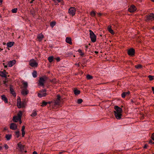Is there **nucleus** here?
Segmentation results:
<instances>
[{
  "instance_id": "f257e3e1",
  "label": "nucleus",
  "mask_w": 154,
  "mask_h": 154,
  "mask_svg": "<svg viewBox=\"0 0 154 154\" xmlns=\"http://www.w3.org/2000/svg\"><path fill=\"white\" fill-rule=\"evenodd\" d=\"M114 109L115 110L114 111V112L116 118L118 119H121L122 112V109L117 106H114Z\"/></svg>"
},
{
  "instance_id": "f03ea898",
  "label": "nucleus",
  "mask_w": 154,
  "mask_h": 154,
  "mask_svg": "<svg viewBox=\"0 0 154 154\" xmlns=\"http://www.w3.org/2000/svg\"><path fill=\"white\" fill-rule=\"evenodd\" d=\"M22 115V112L21 111H20L17 114V116H14L13 117V121L15 122H17L19 120L21 119Z\"/></svg>"
},
{
  "instance_id": "7ed1b4c3",
  "label": "nucleus",
  "mask_w": 154,
  "mask_h": 154,
  "mask_svg": "<svg viewBox=\"0 0 154 154\" xmlns=\"http://www.w3.org/2000/svg\"><path fill=\"white\" fill-rule=\"evenodd\" d=\"M90 37L91 41L94 42L96 40V36L94 33L91 30H89Z\"/></svg>"
},
{
  "instance_id": "20e7f679",
  "label": "nucleus",
  "mask_w": 154,
  "mask_h": 154,
  "mask_svg": "<svg viewBox=\"0 0 154 154\" xmlns=\"http://www.w3.org/2000/svg\"><path fill=\"white\" fill-rule=\"evenodd\" d=\"M46 90L45 89H42L38 93V96L39 97H43L45 96L46 95V93L45 92Z\"/></svg>"
},
{
  "instance_id": "39448f33",
  "label": "nucleus",
  "mask_w": 154,
  "mask_h": 154,
  "mask_svg": "<svg viewBox=\"0 0 154 154\" xmlns=\"http://www.w3.org/2000/svg\"><path fill=\"white\" fill-rule=\"evenodd\" d=\"M30 65L33 67H36L38 66V63L36 62L34 59H32L29 62Z\"/></svg>"
},
{
  "instance_id": "423d86ee",
  "label": "nucleus",
  "mask_w": 154,
  "mask_h": 154,
  "mask_svg": "<svg viewBox=\"0 0 154 154\" xmlns=\"http://www.w3.org/2000/svg\"><path fill=\"white\" fill-rule=\"evenodd\" d=\"M146 21H149L151 20L152 21L154 20V14L152 13L150 14L149 15L146 16Z\"/></svg>"
},
{
  "instance_id": "0eeeda50",
  "label": "nucleus",
  "mask_w": 154,
  "mask_h": 154,
  "mask_svg": "<svg viewBox=\"0 0 154 154\" xmlns=\"http://www.w3.org/2000/svg\"><path fill=\"white\" fill-rule=\"evenodd\" d=\"M75 8H70L69 10V13L71 15L73 16L75 14Z\"/></svg>"
},
{
  "instance_id": "6e6552de",
  "label": "nucleus",
  "mask_w": 154,
  "mask_h": 154,
  "mask_svg": "<svg viewBox=\"0 0 154 154\" xmlns=\"http://www.w3.org/2000/svg\"><path fill=\"white\" fill-rule=\"evenodd\" d=\"M60 95L58 94L57 96L56 100H55L54 102V105H58L60 103Z\"/></svg>"
},
{
  "instance_id": "1a4fd4ad",
  "label": "nucleus",
  "mask_w": 154,
  "mask_h": 154,
  "mask_svg": "<svg viewBox=\"0 0 154 154\" xmlns=\"http://www.w3.org/2000/svg\"><path fill=\"white\" fill-rule=\"evenodd\" d=\"M135 50L133 48L129 49L128 51V54L130 56H133L134 55Z\"/></svg>"
},
{
  "instance_id": "9d476101",
  "label": "nucleus",
  "mask_w": 154,
  "mask_h": 154,
  "mask_svg": "<svg viewBox=\"0 0 154 154\" xmlns=\"http://www.w3.org/2000/svg\"><path fill=\"white\" fill-rule=\"evenodd\" d=\"M17 126L16 124L14 123H11L10 126V128L12 130H14L17 129Z\"/></svg>"
},
{
  "instance_id": "9b49d317",
  "label": "nucleus",
  "mask_w": 154,
  "mask_h": 154,
  "mask_svg": "<svg viewBox=\"0 0 154 154\" xmlns=\"http://www.w3.org/2000/svg\"><path fill=\"white\" fill-rule=\"evenodd\" d=\"M136 8L135 6L133 5H131L128 9V11L130 12H133L136 10Z\"/></svg>"
},
{
  "instance_id": "f8f14e48",
  "label": "nucleus",
  "mask_w": 154,
  "mask_h": 154,
  "mask_svg": "<svg viewBox=\"0 0 154 154\" xmlns=\"http://www.w3.org/2000/svg\"><path fill=\"white\" fill-rule=\"evenodd\" d=\"M29 93V91L27 89L23 88L21 91V93L22 95L25 96L27 95Z\"/></svg>"
},
{
  "instance_id": "ddd939ff",
  "label": "nucleus",
  "mask_w": 154,
  "mask_h": 154,
  "mask_svg": "<svg viewBox=\"0 0 154 154\" xmlns=\"http://www.w3.org/2000/svg\"><path fill=\"white\" fill-rule=\"evenodd\" d=\"M45 81V79L43 78H40L39 81V85L42 86H43Z\"/></svg>"
},
{
  "instance_id": "4468645a",
  "label": "nucleus",
  "mask_w": 154,
  "mask_h": 154,
  "mask_svg": "<svg viewBox=\"0 0 154 154\" xmlns=\"http://www.w3.org/2000/svg\"><path fill=\"white\" fill-rule=\"evenodd\" d=\"M10 90L11 93L14 96L16 97V93L13 88V86L12 85H10Z\"/></svg>"
},
{
  "instance_id": "2eb2a0df",
  "label": "nucleus",
  "mask_w": 154,
  "mask_h": 154,
  "mask_svg": "<svg viewBox=\"0 0 154 154\" xmlns=\"http://www.w3.org/2000/svg\"><path fill=\"white\" fill-rule=\"evenodd\" d=\"M18 146L20 149V150L21 151H22L24 150L25 146L21 144V142H20L17 144Z\"/></svg>"
},
{
  "instance_id": "dca6fc26",
  "label": "nucleus",
  "mask_w": 154,
  "mask_h": 154,
  "mask_svg": "<svg viewBox=\"0 0 154 154\" xmlns=\"http://www.w3.org/2000/svg\"><path fill=\"white\" fill-rule=\"evenodd\" d=\"M16 63V61L15 60H13L12 61L9 62L8 65V66L9 67H11L14 65Z\"/></svg>"
},
{
  "instance_id": "f3484780",
  "label": "nucleus",
  "mask_w": 154,
  "mask_h": 154,
  "mask_svg": "<svg viewBox=\"0 0 154 154\" xmlns=\"http://www.w3.org/2000/svg\"><path fill=\"white\" fill-rule=\"evenodd\" d=\"M44 37V35L42 33L40 34L37 36V38L38 39V40L40 42L42 40Z\"/></svg>"
},
{
  "instance_id": "a211bd4d",
  "label": "nucleus",
  "mask_w": 154,
  "mask_h": 154,
  "mask_svg": "<svg viewBox=\"0 0 154 154\" xmlns=\"http://www.w3.org/2000/svg\"><path fill=\"white\" fill-rule=\"evenodd\" d=\"M17 105L18 107L19 108H21L22 107V103L20 101V98L19 99H17Z\"/></svg>"
},
{
  "instance_id": "6ab92c4d",
  "label": "nucleus",
  "mask_w": 154,
  "mask_h": 154,
  "mask_svg": "<svg viewBox=\"0 0 154 154\" xmlns=\"http://www.w3.org/2000/svg\"><path fill=\"white\" fill-rule=\"evenodd\" d=\"M107 29L109 32L112 34L113 35L114 34V32L111 29V26H108Z\"/></svg>"
},
{
  "instance_id": "aec40b11",
  "label": "nucleus",
  "mask_w": 154,
  "mask_h": 154,
  "mask_svg": "<svg viewBox=\"0 0 154 154\" xmlns=\"http://www.w3.org/2000/svg\"><path fill=\"white\" fill-rule=\"evenodd\" d=\"M66 42L70 45L72 44L71 39L70 38L67 37L66 40Z\"/></svg>"
},
{
  "instance_id": "412c9836",
  "label": "nucleus",
  "mask_w": 154,
  "mask_h": 154,
  "mask_svg": "<svg viewBox=\"0 0 154 154\" xmlns=\"http://www.w3.org/2000/svg\"><path fill=\"white\" fill-rule=\"evenodd\" d=\"M14 44V42H11L7 43V45L8 47L10 48L12 46H13Z\"/></svg>"
},
{
  "instance_id": "4be33fe9",
  "label": "nucleus",
  "mask_w": 154,
  "mask_h": 154,
  "mask_svg": "<svg viewBox=\"0 0 154 154\" xmlns=\"http://www.w3.org/2000/svg\"><path fill=\"white\" fill-rule=\"evenodd\" d=\"M2 99L4 100L5 103H7L8 102V99L4 95L2 96Z\"/></svg>"
},
{
  "instance_id": "5701e85b",
  "label": "nucleus",
  "mask_w": 154,
  "mask_h": 154,
  "mask_svg": "<svg viewBox=\"0 0 154 154\" xmlns=\"http://www.w3.org/2000/svg\"><path fill=\"white\" fill-rule=\"evenodd\" d=\"M130 92H124L122 94V98H125L126 96L130 94Z\"/></svg>"
},
{
  "instance_id": "b1692460",
  "label": "nucleus",
  "mask_w": 154,
  "mask_h": 154,
  "mask_svg": "<svg viewBox=\"0 0 154 154\" xmlns=\"http://www.w3.org/2000/svg\"><path fill=\"white\" fill-rule=\"evenodd\" d=\"M25 127L24 126H23L22 127V128L21 129V131L22 132V136L23 137H24V135L25 134V131H24V130L25 129Z\"/></svg>"
},
{
  "instance_id": "393cba45",
  "label": "nucleus",
  "mask_w": 154,
  "mask_h": 154,
  "mask_svg": "<svg viewBox=\"0 0 154 154\" xmlns=\"http://www.w3.org/2000/svg\"><path fill=\"white\" fill-rule=\"evenodd\" d=\"M74 94L76 95L79 94L80 93V91L79 90H78L77 89H75L74 90Z\"/></svg>"
},
{
  "instance_id": "a878e982",
  "label": "nucleus",
  "mask_w": 154,
  "mask_h": 154,
  "mask_svg": "<svg viewBox=\"0 0 154 154\" xmlns=\"http://www.w3.org/2000/svg\"><path fill=\"white\" fill-rule=\"evenodd\" d=\"M0 75L2 77H4L6 78L7 75H6L4 72L0 71Z\"/></svg>"
},
{
  "instance_id": "bb28decb",
  "label": "nucleus",
  "mask_w": 154,
  "mask_h": 154,
  "mask_svg": "<svg viewBox=\"0 0 154 154\" xmlns=\"http://www.w3.org/2000/svg\"><path fill=\"white\" fill-rule=\"evenodd\" d=\"M11 137V134H7L5 136V137L7 140H10Z\"/></svg>"
},
{
  "instance_id": "cd10ccee",
  "label": "nucleus",
  "mask_w": 154,
  "mask_h": 154,
  "mask_svg": "<svg viewBox=\"0 0 154 154\" xmlns=\"http://www.w3.org/2000/svg\"><path fill=\"white\" fill-rule=\"evenodd\" d=\"M3 84L5 85V86L6 87L8 86V85L7 84V83L8 82V80L7 79V78H5V80L3 81Z\"/></svg>"
},
{
  "instance_id": "c85d7f7f",
  "label": "nucleus",
  "mask_w": 154,
  "mask_h": 154,
  "mask_svg": "<svg viewBox=\"0 0 154 154\" xmlns=\"http://www.w3.org/2000/svg\"><path fill=\"white\" fill-rule=\"evenodd\" d=\"M135 67L137 69H141L142 68L143 66L141 64H138L135 65Z\"/></svg>"
},
{
  "instance_id": "c756f323",
  "label": "nucleus",
  "mask_w": 154,
  "mask_h": 154,
  "mask_svg": "<svg viewBox=\"0 0 154 154\" xmlns=\"http://www.w3.org/2000/svg\"><path fill=\"white\" fill-rule=\"evenodd\" d=\"M37 115V113L35 111H33L32 113L31 114V116L32 117H34Z\"/></svg>"
},
{
  "instance_id": "7c9ffc66",
  "label": "nucleus",
  "mask_w": 154,
  "mask_h": 154,
  "mask_svg": "<svg viewBox=\"0 0 154 154\" xmlns=\"http://www.w3.org/2000/svg\"><path fill=\"white\" fill-rule=\"evenodd\" d=\"M23 88H26L27 89V87H28V83L27 82H25L23 83Z\"/></svg>"
},
{
  "instance_id": "2f4dec72",
  "label": "nucleus",
  "mask_w": 154,
  "mask_h": 154,
  "mask_svg": "<svg viewBox=\"0 0 154 154\" xmlns=\"http://www.w3.org/2000/svg\"><path fill=\"white\" fill-rule=\"evenodd\" d=\"M32 75L33 77L34 78H36L37 76V72L35 71H34L32 73Z\"/></svg>"
},
{
  "instance_id": "473e14b6",
  "label": "nucleus",
  "mask_w": 154,
  "mask_h": 154,
  "mask_svg": "<svg viewBox=\"0 0 154 154\" xmlns=\"http://www.w3.org/2000/svg\"><path fill=\"white\" fill-rule=\"evenodd\" d=\"M53 57L52 56H51L48 58V60L50 62H51L53 61Z\"/></svg>"
},
{
  "instance_id": "72a5a7b5",
  "label": "nucleus",
  "mask_w": 154,
  "mask_h": 154,
  "mask_svg": "<svg viewBox=\"0 0 154 154\" xmlns=\"http://www.w3.org/2000/svg\"><path fill=\"white\" fill-rule=\"evenodd\" d=\"M47 102H45V101H43L42 103V105L41 106H45L47 105Z\"/></svg>"
},
{
  "instance_id": "f704fd0d",
  "label": "nucleus",
  "mask_w": 154,
  "mask_h": 154,
  "mask_svg": "<svg viewBox=\"0 0 154 154\" xmlns=\"http://www.w3.org/2000/svg\"><path fill=\"white\" fill-rule=\"evenodd\" d=\"M86 78L88 79H91L93 78V77L90 75H87Z\"/></svg>"
},
{
  "instance_id": "c9c22d12",
  "label": "nucleus",
  "mask_w": 154,
  "mask_h": 154,
  "mask_svg": "<svg viewBox=\"0 0 154 154\" xmlns=\"http://www.w3.org/2000/svg\"><path fill=\"white\" fill-rule=\"evenodd\" d=\"M148 77L149 78V80L150 81H152L154 79V76L149 75L148 76Z\"/></svg>"
},
{
  "instance_id": "e433bc0d",
  "label": "nucleus",
  "mask_w": 154,
  "mask_h": 154,
  "mask_svg": "<svg viewBox=\"0 0 154 154\" xmlns=\"http://www.w3.org/2000/svg\"><path fill=\"white\" fill-rule=\"evenodd\" d=\"M56 23L54 21L50 23V25L52 27H53L54 26Z\"/></svg>"
},
{
  "instance_id": "4c0bfd02",
  "label": "nucleus",
  "mask_w": 154,
  "mask_h": 154,
  "mask_svg": "<svg viewBox=\"0 0 154 154\" xmlns=\"http://www.w3.org/2000/svg\"><path fill=\"white\" fill-rule=\"evenodd\" d=\"M15 134L17 138H18L20 136L19 131L15 132Z\"/></svg>"
},
{
  "instance_id": "58836bf2",
  "label": "nucleus",
  "mask_w": 154,
  "mask_h": 154,
  "mask_svg": "<svg viewBox=\"0 0 154 154\" xmlns=\"http://www.w3.org/2000/svg\"><path fill=\"white\" fill-rule=\"evenodd\" d=\"M17 8H15L12 10V12L13 13H16L17 12Z\"/></svg>"
},
{
  "instance_id": "ea45409f",
  "label": "nucleus",
  "mask_w": 154,
  "mask_h": 154,
  "mask_svg": "<svg viewBox=\"0 0 154 154\" xmlns=\"http://www.w3.org/2000/svg\"><path fill=\"white\" fill-rule=\"evenodd\" d=\"M30 13L32 15L34 14L35 13V11L33 9H31L30 11Z\"/></svg>"
},
{
  "instance_id": "a19ab883",
  "label": "nucleus",
  "mask_w": 154,
  "mask_h": 154,
  "mask_svg": "<svg viewBox=\"0 0 154 154\" xmlns=\"http://www.w3.org/2000/svg\"><path fill=\"white\" fill-rule=\"evenodd\" d=\"M83 101V100L82 99H80L78 100L77 103L78 104L81 103Z\"/></svg>"
},
{
  "instance_id": "79ce46f5",
  "label": "nucleus",
  "mask_w": 154,
  "mask_h": 154,
  "mask_svg": "<svg viewBox=\"0 0 154 154\" xmlns=\"http://www.w3.org/2000/svg\"><path fill=\"white\" fill-rule=\"evenodd\" d=\"M78 51L80 53V55L82 56L84 55V53H83L82 51V50L80 49H79L78 50Z\"/></svg>"
},
{
  "instance_id": "37998d69",
  "label": "nucleus",
  "mask_w": 154,
  "mask_h": 154,
  "mask_svg": "<svg viewBox=\"0 0 154 154\" xmlns=\"http://www.w3.org/2000/svg\"><path fill=\"white\" fill-rule=\"evenodd\" d=\"M26 105V102H22V107H25Z\"/></svg>"
},
{
  "instance_id": "c03bdc74",
  "label": "nucleus",
  "mask_w": 154,
  "mask_h": 154,
  "mask_svg": "<svg viewBox=\"0 0 154 154\" xmlns=\"http://www.w3.org/2000/svg\"><path fill=\"white\" fill-rule=\"evenodd\" d=\"M95 13L94 11H92L91 12V16H95Z\"/></svg>"
},
{
  "instance_id": "a18cd8bd",
  "label": "nucleus",
  "mask_w": 154,
  "mask_h": 154,
  "mask_svg": "<svg viewBox=\"0 0 154 154\" xmlns=\"http://www.w3.org/2000/svg\"><path fill=\"white\" fill-rule=\"evenodd\" d=\"M4 147L6 149H8V146L6 144H5Z\"/></svg>"
},
{
  "instance_id": "49530a36",
  "label": "nucleus",
  "mask_w": 154,
  "mask_h": 154,
  "mask_svg": "<svg viewBox=\"0 0 154 154\" xmlns=\"http://www.w3.org/2000/svg\"><path fill=\"white\" fill-rule=\"evenodd\" d=\"M56 3L59 2H61V0H53Z\"/></svg>"
},
{
  "instance_id": "de8ad7c7",
  "label": "nucleus",
  "mask_w": 154,
  "mask_h": 154,
  "mask_svg": "<svg viewBox=\"0 0 154 154\" xmlns=\"http://www.w3.org/2000/svg\"><path fill=\"white\" fill-rule=\"evenodd\" d=\"M151 137L152 139L154 140V133H153Z\"/></svg>"
},
{
  "instance_id": "09e8293b",
  "label": "nucleus",
  "mask_w": 154,
  "mask_h": 154,
  "mask_svg": "<svg viewBox=\"0 0 154 154\" xmlns=\"http://www.w3.org/2000/svg\"><path fill=\"white\" fill-rule=\"evenodd\" d=\"M56 59L57 61H59L60 60V58L59 57H57L56 58Z\"/></svg>"
},
{
  "instance_id": "8fccbe9b",
  "label": "nucleus",
  "mask_w": 154,
  "mask_h": 154,
  "mask_svg": "<svg viewBox=\"0 0 154 154\" xmlns=\"http://www.w3.org/2000/svg\"><path fill=\"white\" fill-rule=\"evenodd\" d=\"M149 143H151V144H153L154 143V142H153L152 141V140H150L149 141Z\"/></svg>"
},
{
  "instance_id": "3c124183",
  "label": "nucleus",
  "mask_w": 154,
  "mask_h": 154,
  "mask_svg": "<svg viewBox=\"0 0 154 154\" xmlns=\"http://www.w3.org/2000/svg\"><path fill=\"white\" fill-rule=\"evenodd\" d=\"M98 16L99 17H100V16H101L102 15V14L101 13H98Z\"/></svg>"
},
{
  "instance_id": "603ef678",
  "label": "nucleus",
  "mask_w": 154,
  "mask_h": 154,
  "mask_svg": "<svg viewBox=\"0 0 154 154\" xmlns=\"http://www.w3.org/2000/svg\"><path fill=\"white\" fill-rule=\"evenodd\" d=\"M48 103H49V104H51V103H54L53 102L51 101V102H47Z\"/></svg>"
},
{
  "instance_id": "864d4df0",
  "label": "nucleus",
  "mask_w": 154,
  "mask_h": 154,
  "mask_svg": "<svg viewBox=\"0 0 154 154\" xmlns=\"http://www.w3.org/2000/svg\"><path fill=\"white\" fill-rule=\"evenodd\" d=\"M43 78L45 79V81L47 80V79H48V78L46 76L44 77Z\"/></svg>"
},
{
  "instance_id": "5fc2aeb1",
  "label": "nucleus",
  "mask_w": 154,
  "mask_h": 154,
  "mask_svg": "<svg viewBox=\"0 0 154 154\" xmlns=\"http://www.w3.org/2000/svg\"><path fill=\"white\" fill-rule=\"evenodd\" d=\"M32 154H38L36 151H34L33 152Z\"/></svg>"
},
{
  "instance_id": "6e6d98bb",
  "label": "nucleus",
  "mask_w": 154,
  "mask_h": 154,
  "mask_svg": "<svg viewBox=\"0 0 154 154\" xmlns=\"http://www.w3.org/2000/svg\"><path fill=\"white\" fill-rule=\"evenodd\" d=\"M147 145L146 144H145L143 148H147Z\"/></svg>"
},
{
  "instance_id": "4d7b16f0",
  "label": "nucleus",
  "mask_w": 154,
  "mask_h": 154,
  "mask_svg": "<svg viewBox=\"0 0 154 154\" xmlns=\"http://www.w3.org/2000/svg\"><path fill=\"white\" fill-rule=\"evenodd\" d=\"M152 90L153 91V93L154 94V88L153 87H152Z\"/></svg>"
},
{
  "instance_id": "13d9d810",
  "label": "nucleus",
  "mask_w": 154,
  "mask_h": 154,
  "mask_svg": "<svg viewBox=\"0 0 154 154\" xmlns=\"http://www.w3.org/2000/svg\"><path fill=\"white\" fill-rule=\"evenodd\" d=\"M2 0H0V5H1L2 4Z\"/></svg>"
},
{
  "instance_id": "bf43d9fd",
  "label": "nucleus",
  "mask_w": 154,
  "mask_h": 154,
  "mask_svg": "<svg viewBox=\"0 0 154 154\" xmlns=\"http://www.w3.org/2000/svg\"><path fill=\"white\" fill-rule=\"evenodd\" d=\"M8 129L7 128V127H5L4 128V131Z\"/></svg>"
},
{
  "instance_id": "052dcab7",
  "label": "nucleus",
  "mask_w": 154,
  "mask_h": 154,
  "mask_svg": "<svg viewBox=\"0 0 154 154\" xmlns=\"http://www.w3.org/2000/svg\"><path fill=\"white\" fill-rule=\"evenodd\" d=\"M64 151H62V152H60L59 153V154H61Z\"/></svg>"
},
{
  "instance_id": "680f3d73",
  "label": "nucleus",
  "mask_w": 154,
  "mask_h": 154,
  "mask_svg": "<svg viewBox=\"0 0 154 154\" xmlns=\"http://www.w3.org/2000/svg\"><path fill=\"white\" fill-rule=\"evenodd\" d=\"M75 65H77V66H80V64H79V63H78V64H77L76 63V64H75Z\"/></svg>"
},
{
  "instance_id": "e2e57ef3",
  "label": "nucleus",
  "mask_w": 154,
  "mask_h": 154,
  "mask_svg": "<svg viewBox=\"0 0 154 154\" xmlns=\"http://www.w3.org/2000/svg\"><path fill=\"white\" fill-rule=\"evenodd\" d=\"M19 121L20 124H21L22 123V122L21 120V119L20 120H19Z\"/></svg>"
},
{
  "instance_id": "0e129e2a",
  "label": "nucleus",
  "mask_w": 154,
  "mask_h": 154,
  "mask_svg": "<svg viewBox=\"0 0 154 154\" xmlns=\"http://www.w3.org/2000/svg\"><path fill=\"white\" fill-rule=\"evenodd\" d=\"M95 53H96V54H98V52L97 51H95Z\"/></svg>"
},
{
  "instance_id": "69168bd1",
  "label": "nucleus",
  "mask_w": 154,
  "mask_h": 154,
  "mask_svg": "<svg viewBox=\"0 0 154 154\" xmlns=\"http://www.w3.org/2000/svg\"><path fill=\"white\" fill-rule=\"evenodd\" d=\"M34 0H32V1H31V2H30V3H32L33 2V1H34Z\"/></svg>"
},
{
  "instance_id": "338daca9",
  "label": "nucleus",
  "mask_w": 154,
  "mask_h": 154,
  "mask_svg": "<svg viewBox=\"0 0 154 154\" xmlns=\"http://www.w3.org/2000/svg\"><path fill=\"white\" fill-rule=\"evenodd\" d=\"M2 149V147L1 146H0V150H1Z\"/></svg>"
},
{
  "instance_id": "774afa93",
  "label": "nucleus",
  "mask_w": 154,
  "mask_h": 154,
  "mask_svg": "<svg viewBox=\"0 0 154 154\" xmlns=\"http://www.w3.org/2000/svg\"><path fill=\"white\" fill-rule=\"evenodd\" d=\"M3 45H5L6 44V43L5 42H3Z\"/></svg>"
}]
</instances>
